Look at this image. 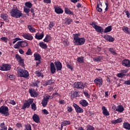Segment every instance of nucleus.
Wrapping results in <instances>:
<instances>
[{
	"label": "nucleus",
	"mask_w": 130,
	"mask_h": 130,
	"mask_svg": "<svg viewBox=\"0 0 130 130\" xmlns=\"http://www.w3.org/2000/svg\"><path fill=\"white\" fill-rule=\"evenodd\" d=\"M44 4H51V0H43Z\"/></svg>",
	"instance_id": "nucleus-58"
},
{
	"label": "nucleus",
	"mask_w": 130,
	"mask_h": 130,
	"mask_svg": "<svg viewBox=\"0 0 130 130\" xmlns=\"http://www.w3.org/2000/svg\"><path fill=\"white\" fill-rule=\"evenodd\" d=\"M90 26H92L93 28H94V29H95V27H96V26H98L97 25H96V22H95V21L92 22L91 23H90Z\"/></svg>",
	"instance_id": "nucleus-54"
},
{
	"label": "nucleus",
	"mask_w": 130,
	"mask_h": 130,
	"mask_svg": "<svg viewBox=\"0 0 130 130\" xmlns=\"http://www.w3.org/2000/svg\"><path fill=\"white\" fill-rule=\"evenodd\" d=\"M0 127L1 130H8V127H7V125L5 123H1Z\"/></svg>",
	"instance_id": "nucleus-38"
},
{
	"label": "nucleus",
	"mask_w": 130,
	"mask_h": 130,
	"mask_svg": "<svg viewBox=\"0 0 130 130\" xmlns=\"http://www.w3.org/2000/svg\"><path fill=\"white\" fill-rule=\"evenodd\" d=\"M42 113L44 114L45 115H47L48 114H49V112H48V111L46 109H43L42 110Z\"/></svg>",
	"instance_id": "nucleus-51"
},
{
	"label": "nucleus",
	"mask_w": 130,
	"mask_h": 130,
	"mask_svg": "<svg viewBox=\"0 0 130 130\" xmlns=\"http://www.w3.org/2000/svg\"><path fill=\"white\" fill-rule=\"evenodd\" d=\"M104 38L107 41H109V42H113L115 39L114 38L112 37V36L108 35H105L104 36Z\"/></svg>",
	"instance_id": "nucleus-13"
},
{
	"label": "nucleus",
	"mask_w": 130,
	"mask_h": 130,
	"mask_svg": "<svg viewBox=\"0 0 130 130\" xmlns=\"http://www.w3.org/2000/svg\"><path fill=\"white\" fill-rule=\"evenodd\" d=\"M102 110L103 111V114L105 115V116H109L110 115V113H109V112L106 109V107L105 106H103L102 108Z\"/></svg>",
	"instance_id": "nucleus-18"
},
{
	"label": "nucleus",
	"mask_w": 130,
	"mask_h": 130,
	"mask_svg": "<svg viewBox=\"0 0 130 130\" xmlns=\"http://www.w3.org/2000/svg\"><path fill=\"white\" fill-rule=\"evenodd\" d=\"M27 28L31 32V33H35L36 32V29L34 28H32V25H27Z\"/></svg>",
	"instance_id": "nucleus-37"
},
{
	"label": "nucleus",
	"mask_w": 130,
	"mask_h": 130,
	"mask_svg": "<svg viewBox=\"0 0 130 130\" xmlns=\"http://www.w3.org/2000/svg\"><path fill=\"white\" fill-rule=\"evenodd\" d=\"M67 67L68 69H70V70H73V67L72 66L70 65L69 63H67Z\"/></svg>",
	"instance_id": "nucleus-64"
},
{
	"label": "nucleus",
	"mask_w": 130,
	"mask_h": 130,
	"mask_svg": "<svg viewBox=\"0 0 130 130\" xmlns=\"http://www.w3.org/2000/svg\"><path fill=\"white\" fill-rule=\"evenodd\" d=\"M55 67H56L57 72L59 71H61L62 69V64L59 61H55L54 63Z\"/></svg>",
	"instance_id": "nucleus-12"
},
{
	"label": "nucleus",
	"mask_w": 130,
	"mask_h": 130,
	"mask_svg": "<svg viewBox=\"0 0 130 130\" xmlns=\"http://www.w3.org/2000/svg\"><path fill=\"white\" fill-rule=\"evenodd\" d=\"M15 58L18 61V64L24 67L25 60L21 57V56H20V55H19V54H16L15 55Z\"/></svg>",
	"instance_id": "nucleus-8"
},
{
	"label": "nucleus",
	"mask_w": 130,
	"mask_h": 130,
	"mask_svg": "<svg viewBox=\"0 0 130 130\" xmlns=\"http://www.w3.org/2000/svg\"><path fill=\"white\" fill-rule=\"evenodd\" d=\"M25 54L26 55H32V50L30 48H28Z\"/></svg>",
	"instance_id": "nucleus-49"
},
{
	"label": "nucleus",
	"mask_w": 130,
	"mask_h": 130,
	"mask_svg": "<svg viewBox=\"0 0 130 130\" xmlns=\"http://www.w3.org/2000/svg\"><path fill=\"white\" fill-rule=\"evenodd\" d=\"M112 30V26L111 25H109L104 29V33H108V32H111Z\"/></svg>",
	"instance_id": "nucleus-32"
},
{
	"label": "nucleus",
	"mask_w": 130,
	"mask_h": 130,
	"mask_svg": "<svg viewBox=\"0 0 130 130\" xmlns=\"http://www.w3.org/2000/svg\"><path fill=\"white\" fill-rule=\"evenodd\" d=\"M23 10L24 13H26V14H29L30 13V8H24Z\"/></svg>",
	"instance_id": "nucleus-52"
},
{
	"label": "nucleus",
	"mask_w": 130,
	"mask_h": 130,
	"mask_svg": "<svg viewBox=\"0 0 130 130\" xmlns=\"http://www.w3.org/2000/svg\"><path fill=\"white\" fill-rule=\"evenodd\" d=\"M117 111H118V112H119L120 113H121L122 112H123V111H124V108L123 107V106H122V105H118L117 107Z\"/></svg>",
	"instance_id": "nucleus-25"
},
{
	"label": "nucleus",
	"mask_w": 130,
	"mask_h": 130,
	"mask_svg": "<svg viewBox=\"0 0 130 130\" xmlns=\"http://www.w3.org/2000/svg\"><path fill=\"white\" fill-rule=\"evenodd\" d=\"M31 86L32 87H37V88H39L40 87V81L37 80L35 82H32Z\"/></svg>",
	"instance_id": "nucleus-29"
},
{
	"label": "nucleus",
	"mask_w": 130,
	"mask_h": 130,
	"mask_svg": "<svg viewBox=\"0 0 130 130\" xmlns=\"http://www.w3.org/2000/svg\"><path fill=\"white\" fill-rule=\"evenodd\" d=\"M51 36H50V35H47L45 37V38L44 39L43 41H44V42H47V43H48V42H49V41H51Z\"/></svg>",
	"instance_id": "nucleus-30"
},
{
	"label": "nucleus",
	"mask_w": 130,
	"mask_h": 130,
	"mask_svg": "<svg viewBox=\"0 0 130 130\" xmlns=\"http://www.w3.org/2000/svg\"><path fill=\"white\" fill-rule=\"evenodd\" d=\"M122 30L126 34H129V28L128 27L124 26L122 27Z\"/></svg>",
	"instance_id": "nucleus-31"
},
{
	"label": "nucleus",
	"mask_w": 130,
	"mask_h": 130,
	"mask_svg": "<svg viewBox=\"0 0 130 130\" xmlns=\"http://www.w3.org/2000/svg\"><path fill=\"white\" fill-rule=\"evenodd\" d=\"M96 11L99 12H101L102 11V8H100L98 5L96 6Z\"/></svg>",
	"instance_id": "nucleus-57"
},
{
	"label": "nucleus",
	"mask_w": 130,
	"mask_h": 130,
	"mask_svg": "<svg viewBox=\"0 0 130 130\" xmlns=\"http://www.w3.org/2000/svg\"><path fill=\"white\" fill-rule=\"evenodd\" d=\"M79 104L82 106V107H87L89 105V103L86 101V100H81L79 102Z\"/></svg>",
	"instance_id": "nucleus-21"
},
{
	"label": "nucleus",
	"mask_w": 130,
	"mask_h": 130,
	"mask_svg": "<svg viewBox=\"0 0 130 130\" xmlns=\"http://www.w3.org/2000/svg\"><path fill=\"white\" fill-rule=\"evenodd\" d=\"M95 128L93 126L89 125L86 130H94Z\"/></svg>",
	"instance_id": "nucleus-59"
},
{
	"label": "nucleus",
	"mask_w": 130,
	"mask_h": 130,
	"mask_svg": "<svg viewBox=\"0 0 130 130\" xmlns=\"http://www.w3.org/2000/svg\"><path fill=\"white\" fill-rule=\"evenodd\" d=\"M39 45L41 48H43V49H46L47 48V45L46 44H45L43 43V42H41L39 43Z\"/></svg>",
	"instance_id": "nucleus-40"
},
{
	"label": "nucleus",
	"mask_w": 130,
	"mask_h": 130,
	"mask_svg": "<svg viewBox=\"0 0 130 130\" xmlns=\"http://www.w3.org/2000/svg\"><path fill=\"white\" fill-rule=\"evenodd\" d=\"M35 74L37 75V77H41L42 78H43L44 77V75L42 73H41V72L36 71L35 72Z\"/></svg>",
	"instance_id": "nucleus-47"
},
{
	"label": "nucleus",
	"mask_w": 130,
	"mask_h": 130,
	"mask_svg": "<svg viewBox=\"0 0 130 130\" xmlns=\"http://www.w3.org/2000/svg\"><path fill=\"white\" fill-rule=\"evenodd\" d=\"M54 25H55V22L54 21H51L49 24L48 28L50 30H51L53 27H54Z\"/></svg>",
	"instance_id": "nucleus-41"
},
{
	"label": "nucleus",
	"mask_w": 130,
	"mask_h": 130,
	"mask_svg": "<svg viewBox=\"0 0 130 130\" xmlns=\"http://www.w3.org/2000/svg\"><path fill=\"white\" fill-rule=\"evenodd\" d=\"M94 29L96 32H98V33H103L104 31L103 28L99 25H97L96 27H95Z\"/></svg>",
	"instance_id": "nucleus-23"
},
{
	"label": "nucleus",
	"mask_w": 130,
	"mask_h": 130,
	"mask_svg": "<svg viewBox=\"0 0 130 130\" xmlns=\"http://www.w3.org/2000/svg\"><path fill=\"white\" fill-rule=\"evenodd\" d=\"M71 99H74V98H77L78 97V92L75 91L74 92L71 93Z\"/></svg>",
	"instance_id": "nucleus-44"
},
{
	"label": "nucleus",
	"mask_w": 130,
	"mask_h": 130,
	"mask_svg": "<svg viewBox=\"0 0 130 130\" xmlns=\"http://www.w3.org/2000/svg\"><path fill=\"white\" fill-rule=\"evenodd\" d=\"M123 127L124 128H125V129H130V124L128 123V122H124L123 124Z\"/></svg>",
	"instance_id": "nucleus-35"
},
{
	"label": "nucleus",
	"mask_w": 130,
	"mask_h": 130,
	"mask_svg": "<svg viewBox=\"0 0 130 130\" xmlns=\"http://www.w3.org/2000/svg\"><path fill=\"white\" fill-rule=\"evenodd\" d=\"M20 40H21L20 38H16L15 39H14L13 41V44H15V43H16V42H17V41H19Z\"/></svg>",
	"instance_id": "nucleus-53"
},
{
	"label": "nucleus",
	"mask_w": 130,
	"mask_h": 130,
	"mask_svg": "<svg viewBox=\"0 0 130 130\" xmlns=\"http://www.w3.org/2000/svg\"><path fill=\"white\" fill-rule=\"evenodd\" d=\"M34 57L35 58V60L40 61L41 59V55L38 53H35L34 54Z\"/></svg>",
	"instance_id": "nucleus-26"
},
{
	"label": "nucleus",
	"mask_w": 130,
	"mask_h": 130,
	"mask_svg": "<svg viewBox=\"0 0 130 130\" xmlns=\"http://www.w3.org/2000/svg\"><path fill=\"white\" fill-rule=\"evenodd\" d=\"M65 24H67V25H71L72 24V22H73V19L71 18H66L65 19Z\"/></svg>",
	"instance_id": "nucleus-36"
},
{
	"label": "nucleus",
	"mask_w": 130,
	"mask_h": 130,
	"mask_svg": "<svg viewBox=\"0 0 130 130\" xmlns=\"http://www.w3.org/2000/svg\"><path fill=\"white\" fill-rule=\"evenodd\" d=\"M123 76H124L123 73H118L117 74V77H118V78H123Z\"/></svg>",
	"instance_id": "nucleus-61"
},
{
	"label": "nucleus",
	"mask_w": 130,
	"mask_h": 130,
	"mask_svg": "<svg viewBox=\"0 0 130 130\" xmlns=\"http://www.w3.org/2000/svg\"><path fill=\"white\" fill-rule=\"evenodd\" d=\"M1 17L2 18V19H3V20H4L5 21L8 20V14H2Z\"/></svg>",
	"instance_id": "nucleus-43"
},
{
	"label": "nucleus",
	"mask_w": 130,
	"mask_h": 130,
	"mask_svg": "<svg viewBox=\"0 0 130 130\" xmlns=\"http://www.w3.org/2000/svg\"><path fill=\"white\" fill-rule=\"evenodd\" d=\"M54 9L55 12L56 14H60L63 13V10H62V9H61L60 7H54Z\"/></svg>",
	"instance_id": "nucleus-22"
},
{
	"label": "nucleus",
	"mask_w": 130,
	"mask_h": 130,
	"mask_svg": "<svg viewBox=\"0 0 130 130\" xmlns=\"http://www.w3.org/2000/svg\"><path fill=\"white\" fill-rule=\"evenodd\" d=\"M94 83H95V85H99L100 87H101L102 85H103V79L102 78H96L93 81Z\"/></svg>",
	"instance_id": "nucleus-15"
},
{
	"label": "nucleus",
	"mask_w": 130,
	"mask_h": 130,
	"mask_svg": "<svg viewBox=\"0 0 130 130\" xmlns=\"http://www.w3.org/2000/svg\"><path fill=\"white\" fill-rule=\"evenodd\" d=\"M120 122H122V118H119L116 120H114L111 121V123H112V124H116V123H120Z\"/></svg>",
	"instance_id": "nucleus-27"
},
{
	"label": "nucleus",
	"mask_w": 130,
	"mask_h": 130,
	"mask_svg": "<svg viewBox=\"0 0 130 130\" xmlns=\"http://www.w3.org/2000/svg\"><path fill=\"white\" fill-rule=\"evenodd\" d=\"M86 83H83L82 82H76L74 84V88L76 89H80V90L83 89L86 87Z\"/></svg>",
	"instance_id": "nucleus-7"
},
{
	"label": "nucleus",
	"mask_w": 130,
	"mask_h": 130,
	"mask_svg": "<svg viewBox=\"0 0 130 130\" xmlns=\"http://www.w3.org/2000/svg\"><path fill=\"white\" fill-rule=\"evenodd\" d=\"M52 79H49L48 81H45L43 86H48V85H52L53 82H52Z\"/></svg>",
	"instance_id": "nucleus-34"
},
{
	"label": "nucleus",
	"mask_w": 130,
	"mask_h": 130,
	"mask_svg": "<svg viewBox=\"0 0 130 130\" xmlns=\"http://www.w3.org/2000/svg\"><path fill=\"white\" fill-rule=\"evenodd\" d=\"M28 46V43L25 41H18L17 44L14 45V48L15 49H19L20 47L21 48H24V47H26Z\"/></svg>",
	"instance_id": "nucleus-5"
},
{
	"label": "nucleus",
	"mask_w": 130,
	"mask_h": 130,
	"mask_svg": "<svg viewBox=\"0 0 130 130\" xmlns=\"http://www.w3.org/2000/svg\"><path fill=\"white\" fill-rule=\"evenodd\" d=\"M38 34H36L35 35V38L36 39H37L38 40H41L43 37H44V34L43 32H42V34H40V35H38Z\"/></svg>",
	"instance_id": "nucleus-28"
},
{
	"label": "nucleus",
	"mask_w": 130,
	"mask_h": 130,
	"mask_svg": "<svg viewBox=\"0 0 130 130\" xmlns=\"http://www.w3.org/2000/svg\"><path fill=\"white\" fill-rule=\"evenodd\" d=\"M64 13L67 15H72V16H74V15H75L74 12L71 11V10H70V9L67 7L64 8Z\"/></svg>",
	"instance_id": "nucleus-24"
},
{
	"label": "nucleus",
	"mask_w": 130,
	"mask_h": 130,
	"mask_svg": "<svg viewBox=\"0 0 130 130\" xmlns=\"http://www.w3.org/2000/svg\"><path fill=\"white\" fill-rule=\"evenodd\" d=\"M122 64L123 67H126V68H130V60L125 59L122 61Z\"/></svg>",
	"instance_id": "nucleus-16"
},
{
	"label": "nucleus",
	"mask_w": 130,
	"mask_h": 130,
	"mask_svg": "<svg viewBox=\"0 0 130 130\" xmlns=\"http://www.w3.org/2000/svg\"><path fill=\"white\" fill-rule=\"evenodd\" d=\"M125 85H130V79L128 80L125 81L123 83Z\"/></svg>",
	"instance_id": "nucleus-60"
},
{
	"label": "nucleus",
	"mask_w": 130,
	"mask_h": 130,
	"mask_svg": "<svg viewBox=\"0 0 130 130\" xmlns=\"http://www.w3.org/2000/svg\"><path fill=\"white\" fill-rule=\"evenodd\" d=\"M124 12L125 14L126 15L127 18H128V19H129V18L130 17V13L128 12V11L124 10Z\"/></svg>",
	"instance_id": "nucleus-56"
},
{
	"label": "nucleus",
	"mask_w": 130,
	"mask_h": 130,
	"mask_svg": "<svg viewBox=\"0 0 130 130\" xmlns=\"http://www.w3.org/2000/svg\"><path fill=\"white\" fill-rule=\"evenodd\" d=\"M83 94L84 95H85V97H87V98H90V95H89L88 92L83 91Z\"/></svg>",
	"instance_id": "nucleus-55"
},
{
	"label": "nucleus",
	"mask_w": 130,
	"mask_h": 130,
	"mask_svg": "<svg viewBox=\"0 0 130 130\" xmlns=\"http://www.w3.org/2000/svg\"><path fill=\"white\" fill-rule=\"evenodd\" d=\"M31 97H34V98L37 97L38 96V93H37V92L35 91V89L30 88L29 89L28 91Z\"/></svg>",
	"instance_id": "nucleus-14"
},
{
	"label": "nucleus",
	"mask_w": 130,
	"mask_h": 130,
	"mask_svg": "<svg viewBox=\"0 0 130 130\" xmlns=\"http://www.w3.org/2000/svg\"><path fill=\"white\" fill-rule=\"evenodd\" d=\"M93 60L96 62L98 61H101V60H103V56H98L95 57L93 58Z\"/></svg>",
	"instance_id": "nucleus-33"
},
{
	"label": "nucleus",
	"mask_w": 130,
	"mask_h": 130,
	"mask_svg": "<svg viewBox=\"0 0 130 130\" xmlns=\"http://www.w3.org/2000/svg\"><path fill=\"white\" fill-rule=\"evenodd\" d=\"M112 108L113 111H117V107H116L115 106H113Z\"/></svg>",
	"instance_id": "nucleus-63"
},
{
	"label": "nucleus",
	"mask_w": 130,
	"mask_h": 130,
	"mask_svg": "<svg viewBox=\"0 0 130 130\" xmlns=\"http://www.w3.org/2000/svg\"><path fill=\"white\" fill-rule=\"evenodd\" d=\"M77 61L79 62V63H83L84 62V57H79L77 58Z\"/></svg>",
	"instance_id": "nucleus-45"
},
{
	"label": "nucleus",
	"mask_w": 130,
	"mask_h": 130,
	"mask_svg": "<svg viewBox=\"0 0 130 130\" xmlns=\"http://www.w3.org/2000/svg\"><path fill=\"white\" fill-rule=\"evenodd\" d=\"M32 119L36 123H39L40 122V118L37 114H34L32 116Z\"/></svg>",
	"instance_id": "nucleus-20"
},
{
	"label": "nucleus",
	"mask_w": 130,
	"mask_h": 130,
	"mask_svg": "<svg viewBox=\"0 0 130 130\" xmlns=\"http://www.w3.org/2000/svg\"><path fill=\"white\" fill-rule=\"evenodd\" d=\"M73 107H74L75 111L77 113H83V112H84V109L80 107V106L74 103Z\"/></svg>",
	"instance_id": "nucleus-11"
},
{
	"label": "nucleus",
	"mask_w": 130,
	"mask_h": 130,
	"mask_svg": "<svg viewBox=\"0 0 130 130\" xmlns=\"http://www.w3.org/2000/svg\"><path fill=\"white\" fill-rule=\"evenodd\" d=\"M50 99H52V96H51L49 94H45V96H44L43 99L42 100V102H41V104L43 107H46Z\"/></svg>",
	"instance_id": "nucleus-4"
},
{
	"label": "nucleus",
	"mask_w": 130,
	"mask_h": 130,
	"mask_svg": "<svg viewBox=\"0 0 130 130\" xmlns=\"http://www.w3.org/2000/svg\"><path fill=\"white\" fill-rule=\"evenodd\" d=\"M23 37L24 39H27V40L29 41L33 40L34 39L33 36L30 34H24L23 35Z\"/></svg>",
	"instance_id": "nucleus-17"
},
{
	"label": "nucleus",
	"mask_w": 130,
	"mask_h": 130,
	"mask_svg": "<svg viewBox=\"0 0 130 130\" xmlns=\"http://www.w3.org/2000/svg\"><path fill=\"white\" fill-rule=\"evenodd\" d=\"M31 109L35 111L37 109V107H36V104L35 103H32L31 105Z\"/></svg>",
	"instance_id": "nucleus-50"
},
{
	"label": "nucleus",
	"mask_w": 130,
	"mask_h": 130,
	"mask_svg": "<svg viewBox=\"0 0 130 130\" xmlns=\"http://www.w3.org/2000/svg\"><path fill=\"white\" fill-rule=\"evenodd\" d=\"M73 36V43L75 45H83L86 42V39L84 38H80V34H75Z\"/></svg>",
	"instance_id": "nucleus-1"
},
{
	"label": "nucleus",
	"mask_w": 130,
	"mask_h": 130,
	"mask_svg": "<svg viewBox=\"0 0 130 130\" xmlns=\"http://www.w3.org/2000/svg\"><path fill=\"white\" fill-rule=\"evenodd\" d=\"M0 113L4 114L5 116H9L10 113H9V108L7 106H2L0 108Z\"/></svg>",
	"instance_id": "nucleus-6"
},
{
	"label": "nucleus",
	"mask_w": 130,
	"mask_h": 130,
	"mask_svg": "<svg viewBox=\"0 0 130 130\" xmlns=\"http://www.w3.org/2000/svg\"><path fill=\"white\" fill-rule=\"evenodd\" d=\"M50 69L51 74H54L56 72V68L55 65H54L53 62H51L50 64Z\"/></svg>",
	"instance_id": "nucleus-19"
},
{
	"label": "nucleus",
	"mask_w": 130,
	"mask_h": 130,
	"mask_svg": "<svg viewBox=\"0 0 130 130\" xmlns=\"http://www.w3.org/2000/svg\"><path fill=\"white\" fill-rule=\"evenodd\" d=\"M9 13L11 16L13 18H17V19L21 18L23 16L22 11L18 10V7L16 6L13 7V8L10 10Z\"/></svg>",
	"instance_id": "nucleus-2"
},
{
	"label": "nucleus",
	"mask_w": 130,
	"mask_h": 130,
	"mask_svg": "<svg viewBox=\"0 0 130 130\" xmlns=\"http://www.w3.org/2000/svg\"><path fill=\"white\" fill-rule=\"evenodd\" d=\"M0 71H3L4 72L11 71V65L9 64H3L0 66Z\"/></svg>",
	"instance_id": "nucleus-10"
},
{
	"label": "nucleus",
	"mask_w": 130,
	"mask_h": 130,
	"mask_svg": "<svg viewBox=\"0 0 130 130\" xmlns=\"http://www.w3.org/2000/svg\"><path fill=\"white\" fill-rule=\"evenodd\" d=\"M10 104H12V105H16V102L14 100H11L9 102Z\"/></svg>",
	"instance_id": "nucleus-62"
},
{
	"label": "nucleus",
	"mask_w": 130,
	"mask_h": 130,
	"mask_svg": "<svg viewBox=\"0 0 130 130\" xmlns=\"http://www.w3.org/2000/svg\"><path fill=\"white\" fill-rule=\"evenodd\" d=\"M25 6L28 9H31V8H32V3H31L30 2H26L25 3Z\"/></svg>",
	"instance_id": "nucleus-46"
},
{
	"label": "nucleus",
	"mask_w": 130,
	"mask_h": 130,
	"mask_svg": "<svg viewBox=\"0 0 130 130\" xmlns=\"http://www.w3.org/2000/svg\"><path fill=\"white\" fill-rule=\"evenodd\" d=\"M0 40L1 41H3V42H5V43H8V38L2 37L0 38Z\"/></svg>",
	"instance_id": "nucleus-48"
},
{
	"label": "nucleus",
	"mask_w": 130,
	"mask_h": 130,
	"mask_svg": "<svg viewBox=\"0 0 130 130\" xmlns=\"http://www.w3.org/2000/svg\"><path fill=\"white\" fill-rule=\"evenodd\" d=\"M61 123L64 126H67V125L71 124V121L69 120H63L62 122H61Z\"/></svg>",
	"instance_id": "nucleus-42"
},
{
	"label": "nucleus",
	"mask_w": 130,
	"mask_h": 130,
	"mask_svg": "<svg viewBox=\"0 0 130 130\" xmlns=\"http://www.w3.org/2000/svg\"><path fill=\"white\" fill-rule=\"evenodd\" d=\"M17 74L18 76L21 78H28V77H29V73L28 71L20 67L17 68Z\"/></svg>",
	"instance_id": "nucleus-3"
},
{
	"label": "nucleus",
	"mask_w": 130,
	"mask_h": 130,
	"mask_svg": "<svg viewBox=\"0 0 130 130\" xmlns=\"http://www.w3.org/2000/svg\"><path fill=\"white\" fill-rule=\"evenodd\" d=\"M109 51L110 52H111V53L112 54H113V55H116V54H117V53H116V52H115V48H109Z\"/></svg>",
	"instance_id": "nucleus-39"
},
{
	"label": "nucleus",
	"mask_w": 130,
	"mask_h": 130,
	"mask_svg": "<svg viewBox=\"0 0 130 130\" xmlns=\"http://www.w3.org/2000/svg\"><path fill=\"white\" fill-rule=\"evenodd\" d=\"M33 101H34L33 99H29L28 101H27L23 104L21 109H22V110H25L26 108H29L30 107V105L33 103Z\"/></svg>",
	"instance_id": "nucleus-9"
}]
</instances>
